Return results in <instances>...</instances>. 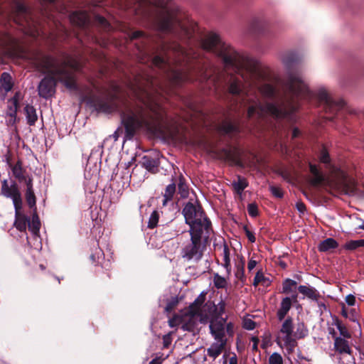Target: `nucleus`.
<instances>
[{
  "instance_id": "4d7b16f0",
  "label": "nucleus",
  "mask_w": 364,
  "mask_h": 364,
  "mask_svg": "<svg viewBox=\"0 0 364 364\" xmlns=\"http://www.w3.org/2000/svg\"><path fill=\"white\" fill-rule=\"evenodd\" d=\"M225 331L230 336H232L234 334V325L232 323L229 322L225 326Z\"/></svg>"
},
{
  "instance_id": "7ed1b4c3",
  "label": "nucleus",
  "mask_w": 364,
  "mask_h": 364,
  "mask_svg": "<svg viewBox=\"0 0 364 364\" xmlns=\"http://www.w3.org/2000/svg\"><path fill=\"white\" fill-rule=\"evenodd\" d=\"M43 69L49 75L56 76L58 80L64 86L80 97L81 102L87 101L91 107L98 112L112 113L119 109V103H125L120 96L119 86L112 85L111 90H107L103 97L84 95L83 91L77 83L75 73L68 69L66 63H58L57 60L45 55L41 62Z\"/></svg>"
},
{
  "instance_id": "5fc2aeb1",
  "label": "nucleus",
  "mask_w": 364,
  "mask_h": 364,
  "mask_svg": "<svg viewBox=\"0 0 364 364\" xmlns=\"http://www.w3.org/2000/svg\"><path fill=\"white\" fill-rule=\"evenodd\" d=\"M178 304V300L177 299H173L171 301H169L166 307H165V310L167 311V312H171L175 307Z\"/></svg>"
},
{
  "instance_id": "5701e85b",
  "label": "nucleus",
  "mask_w": 364,
  "mask_h": 364,
  "mask_svg": "<svg viewBox=\"0 0 364 364\" xmlns=\"http://www.w3.org/2000/svg\"><path fill=\"white\" fill-rule=\"evenodd\" d=\"M18 43L17 40L10 33L4 32L0 33V45L4 47H13Z\"/></svg>"
},
{
  "instance_id": "37998d69",
  "label": "nucleus",
  "mask_w": 364,
  "mask_h": 364,
  "mask_svg": "<svg viewBox=\"0 0 364 364\" xmlns=\"http://www.w3.org/2000/svg\"><path fill=\"white\" fill-rule=\"evenodd\" d=\"M269 364H283V358L278 353H273L269 358Z\"/></svg>"
},
{
  "instance_id": "473e14b6",
  "label": "nucleus",
  "mask_w": 364,
  "mask_h": 364,
  "mask_svg": "<svg viewBox=\"0 0 364 364\" xmlns=\"http://www.w3.org/2000/svg\"><path fill=\"white\" fill-rule=\"evenodd\" d=\"M296 282L291 279H285L282 283V293L289 294L293 291V289L296 287Z\"/></svg>"
},
{
  "instance_id": "dca6fc26",
  "label": "nucleus",
  "mask_w": 364,
  "mask_h": 364,
  "mask_svg": "<svg viewBox=\"0 0 364 364\" xmlns=\"http://www.w3.org/2000/svg\"><path fill=\"white\" fill-rule=\"evenodd\" d=\"M227 341H218V343H213L207 349V354L209 357L215 359L218 358L225 348Z\"/></svg>"
},
{
  "instance_id": "f704fd0d",
  "label": "nucleus",
  "mask_w": 364,
  "mask_h": 364,
  "mask_svg": "<svg viewBox=\"0 0 364 364\" xmlns=\"http://www.w3.org/2000/svg\"><path fill=\"white\" fill-rule=\"evenodd\" d=\"M307 335L308 329L306 328L304 323H301L297 325L296 330L293 336L297 339H301L305 338Z\"/></svg>"
},
{
  "instance_id": "ea45409f",
  "label": "nucleus",
  "mask_w": 364,
  "mask_h": 364,
  "mask_svg": "<svg viewBox=\"0 0 364 364\" xmlns=\"http://www.w3.org/2000/svg\"><path fill=\"white\" fill-rule=\"evenodd\" d=\"M244 268L245 261L242 259L238 264H236L237 269L235 272V277L240 280H242L245 278Z\"/></svg>"
},
{
  "instance_id": "6e6552de",
  "label": "nucleus",
  "mask_w": 364,
  "mask_h": 364,
  "mask_svg": "<svg viewBox=\"0 0 364 364\" xmlns=\"http://www.w3.org/2000/svg\"><path fill=\"white\" fill-rule=\"evenodd\" d=\"M319 161L326 165L336 178L338 183L346 186L347 176L340 168L331 164V159L327 149L323 146L318 154Z\"/></svg>"
},
{
  "instance_id": "4468645a",
  "label": "nucleus",
  "mask_w": 364,
  "mask_h": 364,
  "mask_svg": "<svg viewBox=\"0 0 364 364\" xmlns=\"http://www.w3.org/2000/svg\"><path fill=\"white\" fill-rule=\"evenodd\" d=\"M334 350L339 354H352V350L348 341L341 337H335Z\"/></svg>"
},
{
  "instance_id": "1a4fd4ad",
  "label": "nucleus",
  "mask_w": 364,
  "mask_h": 364,
  "mask_svg": "<svg viewBox=\"0 0 364 364\" xmlns=\"http://www.w3.org/2000/svg\"><path fill=\"white\" fill-rule=\"evenodd\" d=\"M59 82L56 76L48 75L40 82L38 90V95L43 98H48L55 92L56 82Z\"/></svg>"
},
{
  "instance_id": "a19ab883",
  "label": "nucleus",
  "mask_w": 364,
  "mask_h": 364,
  "mask_svg": "<svg viewBox=\"0 0 364 364\" xmlns=\"http://www.w3.org/2000/svg\"><path fill=\"white\" fill-rule=\"evenodd\" d=\"M181 313L176 314L173 316L171 318L168 320V326L171 328L178 326L181 324Z\"/></svg>"
},
{
  "instance_id": "39448f33",
  "label": "nucleus",
  "mask_w": 364,
  "mask_h": 364,
  "mask_svg": "<svg viewBox=\"0 0 364 364\" xmlns=\"http://www.w3.org/2000/svg\"><path fill=\"white\" fill-rule=\"evenodd\" d=\"M182 214L185 218V222L189 225L190 230H198L203 232V228L207 233L211 229V222L206 216L205 213L197 200L193 203L191 199L186 203L182 210Z\"/></svg>"
},
{
  "instance_id": "f8f14e48",
  "label": "nucleus",
  "mask_w": 364,
  "mask_h": 364,
  "mask_svg": "<svg viewBox=\"0 0 364 364\" xmlns=\"http://www.w3.org/2000/svg\"><path fill=\"white\" fill-rule=\"evenodd\" d=\"M209 328L211 335L216 341H227V339L225 338V326L220 321H218V318L210 321Z\"/></svg>"
},
{
  "instance_id": "6e6d98bb",
  "label": "nucleus",
  "mask_w": 364,
  "mask_h": 364,
  "mask_svg": "<svg viewBox=\"0 0 364 364\" xmlns=\"http://www.w3.org/2000/svg\"><path fill=\"white\" fill-rule=\"evenodd\" d=\"M346 302L348 306H354L355 304V296L353 294H348L346 296L345 299Z\"/></svg>"
},
{
  "instance_id": "49530a36",
  "label": "nucleus",
  "mask_w": 364,
  "mask_h": 364,
  "mask_svg": "<svg viewBox=\"0 0 364 364\" xmlns=\"http://www.w3.org/2000/svg\"><path fill=\"white\" fill-rule=\"evenodd\" d=\"M242 326L246 330H253L256 327V323L250 318H246Z\"/></svg>"
},
{
  "instance_id": "c03bdc74",
  "label": "nucleus",
  "mask_w": 364,
  "mask_h": 364,
  "mask_svg": "<svg viewBox=\"0 0 364 364\" xmlns=\"http://www.w3.org/2000/svg\"><path fill=\"white\" fill-rule=\"evenodd\" d=\"M212 305H213V308L214 309V311H216L217 317H221L222 315L225 312V303L223 301H221L218 304L219 305L218 309L216 307V306L213 303L212 304Z\"/></svg>"
},
{
  "instance_id": "0e129e2a",
  "label": "nucleus",
  "mask_w": 364,
  "mask_h": 364,
  "mask_svg": "<svg viewBox=\"0 0 364 364\" xmlns=\"http://www.w3.org/2000/svg\"><path fill=\"white\" fill-rule=\"evenodd\" d=\"M257 265V262L251 259L247 264V269L249 271H252Z\"/></svg>"
},
{
  "instance_id": "052dcab7",
  "label": "nucleus",
  "mask_w": 364,
  "mask_h": 364,
  "mask_svg": "<svg viewBox=\"0 0 364 364\" xmlns=\"http://www.w3.org/2000/svg\"><path fill=\"white\" fill-rule=\"evenodd\" d=\"M222 151L224 153V154L228 159L235 161L233 153L232 152L231 150L227 149H223Z\"/></svg>"
},
{
  "instance_id": "0eeeda50",
  "label": "nucleus",
  "mask_w": 364,
  "mask_h": 364,
  "mask_svg": "<svg viewBox=\"0 0 364 364\" xmlns=\"http://www.w3.org/2000/svg\"><path fill=\"white\" fill-rule=\"evenodd\" d=\"M188 232L191 235V242L182 248L181 255L183 259L188 261L193 259L198 262L203 255V247L201 242L203 232L198 230H192Z\"/></svg>"
},
{
  "instance_id": "864d4df0",
  "label": "nucleus",
  "mask_w": 364,
  "mask_h": 364,
  "mask_svg": "<svg viewBox=\"0 0 364 364\" xmlns=\"http://www.w3.org/2000/svg\"><path fill=\"white\" fill-rule=\"evenodd\" d=\"M270 340L271 334L268 333L262 340V343L261 344L262 348L265 349L267 346H269L271 344Z\"/></svg>"
},
{
  "instance_id": "ddd939ff",
  "label": "nucleus",
  "mask_w": 364,
  "mask_h": 364,
  "mask_svg": "<svg viewBox=\"0 0 364 364\" xmlns=\"http://www.w3.org/2000/svg\"><path fill=\"white\" fill-rule=\"evenodd\" d=\"M309 171L313 175L310 183L314 186H318L326 181V178L321 171L318 168L317 166L313 164H309Z\"/></svg>"
},
{
  "instance_id": "c85d7f7f",
  "label": "nucleus",
  "mask_w": 364,
  "mask_h": 364,
  "mask_svg": "<svg viewBox=\"0 0 364 364\" xmlns=\"http://www.w3.org/2000/svg\"><path fill=\"white\" fill-rule=\"evenodd\" d=\"M28 229L31 230L33 234H38L41 228V223L39 218L35 212L32 217V221L31 222L29 220V223H28Z\"/></svg>"
},
{
  "instance_id": "c756f323",
  "label": "nucleus",
  "mask_w": 364,
  "mask_h": 364,
  "mask_svg": "<svg viewBox=\"0 0 364 364\" xmlns=\"http://www.w3.org/2000/svg\"><path fill=\"white\" fill-rule=\"evenodd\" d=\"M178 189L179 193L183 198L186 197L188 193V188L186 184V178L181 173L178 177Z\"/></svg>"
},
{
  "instance_id": "603ef678",
  "label": "nucleus",
  "mask_w": 364,
  "mask_h": 364,
  "mask_svg": "<svg viewBox=\"0 0 364 364\" xmlns=\"http://www.w3.org/2000/svg\"><path fill=\"white\" fill-rule=\"evenodd\" d=\"M33 177L27 176L26 179L23 181L25 183L26 189V190H34L33 189Z\"/></svg>"
},
{
  "instance_id": "20e7f679",
  "label": "nucleus",
  "mask_w": 364,
  "mask_h": 364,
  "mask_svg": "<svg viewBox=\"0 0 364 364\" xmlns=\"http://www.w3.org/2000/svg\"><path fill=\"white\" fill-rule=\"evenodd\" d=\"M1 193L6 198H11L15 208L14 226L20 232H25L26 226L29 223V218L22 214V198L18 184L12 181L9 186L7 179L1 181Z\"/></svg>"
},
{
  "instance_id": "72a5a7b5",
  "label": "nucleus",
  "mask_w": 364,
  "mask_h": 364,
  "mask_svg": "<svg viewBox=\"0 0 364 364\" xmlns=\"http://www.w3.org/2000/svg\"><path fill=\"white\" fill-rule=\"evenodd\" d=\"M363 247H364V239L350 240L344 245V248L348 250H355Z\"/></svg>"
},
{
  "instance_id": "393cba45",
  "label": "nucleus",
  "mask_w": 364,
  "mask_h": 364,
  "mask_svg": "<svg viewBox=\"0 0 364 364\" xmlns=\"http://www.w3.org/2000/svg\"><path fill=\"white\" fill-rule=\"evenodd\" d=\"M232 186L237 194L242 195L243 191L248 186V182L245 178L238 176L237 181H233Z\"/></svg>"
},
{
  "instance_id": "6ab92c4d",
  "label": "nucleus",
  "mask_w": 364,
  "mask_h": 364,
  "mask_svg": "<svg viewBox=\"0 0 364 364\" xmlns=\"http://www.w3.org/2000/svg\"><path fill=\"white\" fill-rule=\"evenodd\" d=\"M291 299L290 297H285L282 300L280 307L277 311V316L279 321L284 320L289 311L291 308Z\"/></svg>"
},
{
  "instance_id": "f03ea898",
  "label": "nucleus",
  "mask_w": 364,
  "mask_h": 364,
  "mask_svg": "<svg viewBox=\"0 0 364 364\" xmlns=\"http://www.w3.org/2000/svg\"><path fill=\"white\" fill-rule=\"evenodd\" d=\"M200 45L203 50L218 55L222 59L227 71H232L240 75V77L230 75L225 87L227 93L234 98L236 104L248 106V119H259L266 114L276 119H291L294 113L299 108L296 102L299 99L311 100L315 98L325 112L326 115L323 117L328 120H333L337 113L345 107L346 103L343 100H334L325 89L318 90L317 93L309 90L302 79L301 73L293 69L294 65L299 60L298 55L294 53H287L282 58V62L287 69V79L283 82L284 97L289 107L287 108L285 102L280 105L272 102L263 104L257 95L251 97L245 90L242 80L250 87L257 88L267 99H274L277 95L276 90L272 85H258L264 79V75L255 60L237 52L232 47L223 42L219 36L214 33H210L203 38Z\"/></svg>"
},
{
  "instance_id": "9d476101",
  "label": "nucleus",
  "mask_w": 364,
  "mask_h": 364,
  "mask_svg": "<svg viewBox=\"0 0 364 364\" xmlns=\"http://www.w3.org/2000/svg\"><path fill=\"white\" fill-rule=\"evenodd\" d=\"M218 130L223 135L234 137L241 132L240 120L239 119L233 121L225 119L219 124Z\"/></svg>"
},
{
  "instance_id": "79ce46f5",
  "label": "nucleus",
  "mask_w": 364,
  "mask_h": 364,
  "mask_svg": "<svg viewBox=\"0 0 364 364\" xmlns=\"http://www.w3.org/2000/svg\"><path fill=\"white\" fill-rule=\"evenodd\" d=\"M247 212L249 215L252 217L255 218L259 215V210L258 206L256 203H249L247 205Z\"/></svg>"
},
{
  "instance_id": "e433bc0d",
  "label": "nucleus",
  "mask_w": 364,
  "mask_h": 364,
  "mask_svg": "<svg viewBox=\"0 0 364 364\" xmlns=\"http://www.w3.org/2000/svg\"><path fill=\"white\" fill-rule=\"evenodd\" d=\"M223 266L226 269L227 272L230 273L231 270L230 259V250L227 245H224L223 247Z\"/></svg>"
},
{
  "instance_id": "7c9ffc66",
  "label": "nucleus",
  "mask_w": 364,
  "mask_h": 364,
  "mask_svg": "<svg viewBox=\"0 0 364 364\" xmlns=\"http://www.w3.org/2000/svg\"><path fill=\"white\" fill-rule=\"evenodd\" d=\"M25 198L26 203L30 208L36 209V197L34 190H26Z\"/></svg>"
},
{
  "instance_id": "423d86ee",
  "label": "nucleus",
  "mask_w": 364,
  "mask_h": 364,
  "mask_svg": "<svg viewBox=\"0 0 364 364\" xmlns=\"http://www.w3.org/2000/svg\"><path fill=\"white\" fill-rule=\"evenodd\" d=\"M13 4L11 18L14 21L21 27L25 33L33 37L38 36V22L31 9L20 0H13Z\"/></svg>"
},
{
  "instance_id": "680f3d73",
  "label": "nucleus",
  "mask_w": 364,
  "mask_h": 364,
  "mask_svg": "<svg viewBox=\"0 0 364 364\" xmlns=\"http://www.w3.org/2000/svg\"><path fill=\"white\" fill-rule=\"evenodd\" d=\"M164 360V358H163L161 356H159L154 358L152 360L149 362V364H162Z\"/></svg>"
},
{
  "instance_id": "2eb2a0df",
  "label": "nucleus",
  "mask_w": 364,
  "mask_h": 364,
  "mask_svg": "<svg viewBox=\"0 0 364 364\" xmlns=\"http://www.w3.org/2000/svg\"><path fill=\"white\" fill-rule=\"evenodd\" d=\"M181 328L184 331L193 332L197 325L196 316L181 314Z\"/></svg>"
},
{
  "instance_id": "f3484780",
  "label": "nucleus",
  "mask_w": 364,
  "mask_h": 364,
  "mask_svg": "<svg viewBox=\"0 0 364 364\" xmlns=\"http://www.w3.org/2000/svg\"><path fill=\"white\" fill-rule=\"evenodd\" d=\"M298 291L313 301H318L321 297L320 293L314 287L310 286L300 285L298 287Z\"/></svg>"
},
{
  "instance_id": "69168bd1",
  "label": "nucleus",
  "mask_w": 364,
  "mask_h": 364,
  "mask_svg": "<svg viewBox=\"0 0 364 364\" xmlns=\"http://www.w3.org/2000/svg\"><path fill=\"white\" fill-rule=\"evenodd\" d=\"M300 134H301V131L297 127H295L293 129L292 134H291V138L296 139V138L299 137L300 136Z\"/></svg>"
},
{
  "instance_id": "338daca9",
  "label": "nucleus",
  "mask_w": 364,
  "mask_h": 364,
  "mask_svg": "<svg viewBox=\"0 0 364 364\" xmlns=\"http://www.w3.org/2000/svg\"><path fill=\"white\" fill-rule=\"evenodd\" d=\"M122 129L121 128H118L114 133L113 136L115 140H117V139L119 136V133H122Z\"/></svg>"
},
{
  "instance_id": "de8ad7c7",
  "label": "nucleus",
  "mask_w": 364,
  "mask_h": 364,
  "mask_svg": "<svg viewBox=\"0 0 364 364\" xmlns=\"http://www.w3.org/2000/svg\"><path fill=\"white\" fill-rule=\"evenodd\" d=\"M19 98H20V92H16L14 96L12 98L13 105H14V115L16 114L18 109L19 107Z\"/></svg>"
},
{
  "instance_id": "8fccbe9b",
  "label": "nucleus",
  "mask_w": 364,
  "mask_h": 364,
  "mask_svg": "<svg viewBox=\"0 0 364 364\" xmlns=\"http://www.w3.org/2000/svg\"><path fill=\"white\" fill-rule=\"evenodd\" d=\"M243 230L245 232V235H246L248 240L252 243L255 242L256 240L255 234L249 230V228L247 225L244 226Z\"/></svg>"
},
{
  "instance_id": "c9c22d12",
  "label": "nucleus",
  "mask_w": 364,
  "mask_h": 364,
  "mask_svg": "<svg viewBox=\"0 0 364 364\" xmlns=\"http://www.w3.org/2000/svg\"><path fill=\"white\" fill-rule=\"evenodd\" d=\"M335 325L336 326L338 330L340 332V334L343 336V338H351V334L347 329L346 326L342 323V321L338 318H336Z\"/></svg>"
},
{
  "instance_id": "bf43d9fd",
  "label": "nucleus",
  "mask_w": 364,
  "mask_h": 364,
  "mask_svg": "<svg viewBox=\"0 0 364 364\" xmlns=\"http://www.w3.org/2000/svg\"><path fill=\"white\" fill-rule=\"evenodd\" d=\"M251 341L253 343L252 350L255 351V352H257L259 350H258V343L259 342V340L258 337L254 336V337H252L251 338Z\"/></svg>"
},
{
  "instance_id": "aec40b11",
  "label": "nucleus",
  "mask_w": 364,
  "mask_h": 364,
  "mask_svg": "<svg viewBox=\"0 0 364 364\" xmlns=\"http://www.w3.org/2000/svg\"><path fill=\"white\" fill-rule=\"evenodd\" d=\"M338 247V242L333 238L329 237L321 241L318 246V250L319 252H326L331 250H334Z\"/></svg>"
},
{
  "instance_id": "f257e3e1",
  "label": "nucleus",
  "mask_w": 364,
  "mask_h": 364,
  "mask_svg": "<svg viewBox=\"0 0 364 364\" xmlns=\"http://www.w3.org/2000/svg\"><path fill=\"white\" fill-rule=\"evenodd\" d=\"M108 4L150 18L158 32L173 38L166 40L143 31H133L124 22L117 24V28L131 41H136L139 63L149 64L134 77L138 102L126 104L120 112L125 137L132 139L143 129L153 134H163L168 115L152 99L154 92L169 95L185 82L196 84L204 93L217 89V77L208 70L205 58L193 47L198 26L181 12L173 0H82L80 9L70 14V21L83 30L93 24L109 32L113 26L105 8Z\"/></svg>"
},
{
  "instance_id": "9b49d317",
  "label": "nucleus",
  "mask_w": 364,
  "mask_h": 364,
  "mask_svg": "<svg viewBox=\"0 0 364 364\" xmlns=\"http://www.w3.org/2000/svg\"><path fill=\"white\" fill-rule=\"evenodd\" d=\"M142 166L145 168L148 171L156 173L159 171V166L160 164L159 161V153L154 151L149 154L144 155L141 158V161Z\"/></svg>"
},
{
  "instance_id": "412c9836",
  "label": "nucleus",
  "mask_w": 364,
  "mask_h": 364,
  "mask_svg": "<svg viewBox=\"0 0 364 364\" xmlns=\"http://www.w3.org/2000/svg\"><path fill=\"white\" fill-rule=\"evenodd\" d=\"M24 112L27 119V123L30 126L35 125L38 119V116L36 114V110L34 108V107L30 105H26L24 107Z\"/></svg>"
},
{
  "instance_id": "13d9d810",
  "label": "nucleus",
  "mask_w": 364,
  "mask_h": 364,
  "mask_svg": "<svg viewBox=\"0 0 364 364\" xmlns=\"http://www.w3.org/2000/svg\"><path fill=\"white\" fill-rule=\"evenodd\" d=\"M296 207L298 211L302 214L306 210V205L301 201L296 203Z\"/></svg>"
},
{
  "instance_id": "2f4dec72",
  "label": "nucleus",
  "mask_w": 364,
  "mask_h": 364,
  "mask_svg": "<svg viewBox=\"0 0 364 364\" xmlns=\"http://www.w3.org/2000/svg\"><path fill=\"white\" fill-rule=\"evenodd\" d=\"M294 336H285L284 338V341L285 346L287 348V350L289 353H291L294 352V348L297 346V341L295 337L293 338Z\"/></svg>"
},
{
  "instance_id": "4c0bfd02",
  "label": "nucleus",
  "mask_w": 364,
  "mask_h": 364,
  "mask_svg": "<svg viewBox=\"0 0 364 364\" xmlns=\"http://www.w3.org/2000/svg\"><path fill=\"white\" fill-rule=\"evenodd\" d=\"M213 283L214 286L217 289H224L226 288L228 285L226 279L224 277L219 275L218 273L215 274L213 277Z\"/></svg>"
},
{
  "instance_id": "a18cd8bd",
  "label": "nucleus",
  "mask_w": 364,
  "mask_h": 364,
  "mask_svg": "<svg viewBox=\"0 0 364 364\" xmlns=\"http://www.w3.org/2000/svg\"><path fill=\"white\" fill-rule=\"evenodd\" d=\"M270 191L272 194L277 198H282L284 197V193L282 190L279 187L271 186Z\"/></svg>"
},
{
  "instance_id": "bb28decb",
  "label": "nucleus",
  "mask_w": 364,
  "mask_h": 364,
  "mask_svg": "<svg viewBox=\"0 0 364 364\" xmlns=\"http://www.w3.org/2000/svg\"><path fill=\"white\" fill-rule=\"evenodd\" d=\"M181 313L191 316H199L201 315V308L193 302L188 307L181 310Z\"/></svg>"
},
{
  "instance_id": "cd10ccee",
  "label": "nucleus",
  "mask_w": 364,
  "mask_h": 364,
  "mask_svg": "<svg viewBox=\"0 0 364 364\" xmlns=\"http://www.w3.org/2000/svg\"><path fill=\"white\" fill-rule=\"evenodd\" d=\"M280 332L282 333L285 334V336H292L293 334V319L291 317H287L282 325V328L280 329Z\"/></svg>"
},
{
  "instance_id": "a878e982",
  "label": "nucleus",
  "mask_w": 364,
  "mask_h": 364,
  "mask_svg": "<svg viewBox=\"0 0 364 364\" xmlns=\"http://www.w3.org/2000/svg\"><path fill=\"white\" fill-rule=\"evenodd\" d=\"M272 281L269 277H265L262 272L258 271L254 278L253 285L257 287L259 284H261L264 287L270 286Z\"/></svg>"
},
{
  "instance_id": "b1692460",
  "label": "nucleus",
  "mask_w": 364,
  "mask_h": 364,
  "mask_svg": "<svg viewBox=\"0 0 364 364\" xmlns=\"http://www.w3.org/2000/svg\"><path fill=\"white\" fill-rule=\"evenodd\" d=\"M176 191V185L173 181L172 183L168 185L165 189V192L164 193V200L162 202L163 206H166L168 201L172 200L173 196Z\"/></svg>"
},
{
  "instance_id": "4be33fe9",
  "label": "nucleus",
  "mask_w": 364,
  "mask_h": 364,
  "mask_svg": "<svg viewBox=\"0 0 364 364\" xmlns=\"http://www.w3.org/2000/svg\"><path fill=\"white\" fill-rule=\"evenodd\" d=\"M0 83L1 88L8 92L11 91L14 86V82L11 75L6 72H4L0 77Z\"/></svg>"
},
{
  "instance_id": "58836bf2",
  "label": "nucleus",
  "mask_w": 364,
  "mask_h": 364,
  "mask_svg": "<svg viewBox=\"0 0 364 364\" xmlns=\"http://www.w3.org/2000/svg\"><path fill=\"white\" fill-rule=\"evenodd\" d=\"M159 219V213L157 210H154L151 214L149 222H148V228L150 229H154L158 225Z\"/></svg>"
},
{
  "instance_id": "e2e57ef3",
  "label": "nucleus",
  "mask_w": 364,
  "mask_h": 364,
  "mask_svg": "<svg viewBox=\"0 0 364 364\" xmlns=\"http://www.w3.org/2000/svg\"><path fill=\"white\" fill-rule=\"evenodd\" d=\"M356 316H357V314H356V311L355 309H353L350 310V316H348V318H349V319L353 322L356 321Z\"/></svg>"
},
{
  "instance_id": "09e8293b",
  "label": "nucleus",
  "mask_w": 364,
  "mask_h": 364,
  "mask_svg": "<svg viewBox=\"0 0 364 364\" xmlns=\"http://www.w3.org/2000/svg\"><path fill=\"white\" fill-rule=\"evenodd\" d=\"M172 333L170 332L163 336V346L164 348H168L172 342Z\"/></svg>"
},
{
  "instance_id": "3c124183",
  "label": "nucleus",
  "mask_w": 364,
  "mask_h": 364,
  "mask_svg": "<svg viewBox=\"0 0 364 364\" xmlns=\"http://www.w3.org/2000/svg\"><path fill=\"white\" fill-rule=\"evenodd\" d=\"M205 295H206V293H204V292L200 293L198 296V297L194 300L193 302L195 303V304H196L197 306H198L199 307L201 308L202 305L203 304V303L205 301Z\"/></svg>"
},
{
  "instance_id": "a211bd4d",
  "label": "nucleus",
  "mask_w": 364,
  "mask_h": 364,
  "mask_svg": "<svg viewBox=\"0 0 364 364\" xmlns=\"http://www.w3.org/2000/svg\"><path fill=\"white\" fill-rule=\"evenodd\" d=\"M14 177L20 183L23 182L26 179V170L23 166V161L21 159H18L14 166H12L11 168Z\"/></svg>"
},
{
  "instance_id": "774afa93",
  "label": "nucleus",
  "mask_w": 364,
  "mask_h": 364,
  "mask_svg": "<svg viewBox=\"0 0 364 364\" xmlns=\"http://www.w3.org/2000/svg\"><path fill=\"white\" fill-rule=\"evenodd\" d=\"M6 162L10 168H12V166H14V164L11 161V159L10 156H6Z\"/></svg>"
}]
</instances>
